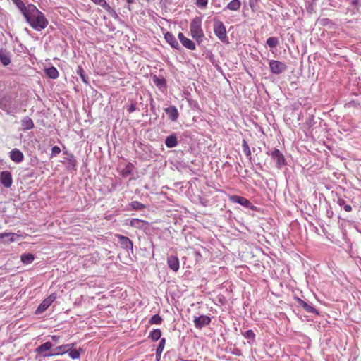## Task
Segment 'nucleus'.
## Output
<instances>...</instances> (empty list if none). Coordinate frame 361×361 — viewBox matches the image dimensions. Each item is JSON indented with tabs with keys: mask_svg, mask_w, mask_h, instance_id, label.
Returning <instances> with one entry per match:
<instances>
[{
	"mask_svg": "<svg viewBox=\"0 0 361 361\" xmlns=\"http://www.w3.org/2000/svg\"><path fill=\"white\" fill-rule=\"evenodd\" d=\"M25 18L29 25L37 31L44 30L49 24V21L44 13L37 9L35 6L30 7L28 13L25 15Z\"/></svg>",
	"mask_w": 361,
	"mask_h": 361,
	"instance_id": "1",
	"label": "nucleus"
},
{
	"mask_svg": "<svg viewBox=\"0 0 361 361\" xmlns=\"http://www.w3.org/2000/svg\"><path fill=\"white\" fill-rule=\"evenodd\" d=\"M190 29L193 39L199 40L204 36L200 18H195L193 19L190 23Z\"/></svg>",
	"mask_w": 361,
	"mask_h": 361,
	"instance_id": "2",
	"label": "nucleus"
},
{
	"mask_svg": "<svg viewBox=\"0 0 361 361\" xmlns=\"http://www.w3.org/2000/svg\"><path fill=\"white\" fill-rule=\"evenodd\" d=\"M271 72L275 75H279L287 70L285 63L276 60H271L269 63Z\"/></svg>",
	"mask_w": 361,
	"mask_h": 361,
	"instance_id": "3",
	"label": "nucleus"
},
{
	"mask_svg": "<svg viewBox=\"0 0 361 361\" xmlns=\"http://www.w3.org/2000/svg\"><path fill=\"white\" fill-rule=\"evenodd\" d=\"M214 31L216 37L222 42H224L227 37L226 27L224 23L220 20H215L214 24Z\"/></svg>",
	"mask_w": 361,
	"mask_h": 361,
	"instance_id": "4",
	"label": "nucleus"
},
{
	"mask_svg": "<svg viewBox=\"0 0 361 361\" xmlns=\"http://www.w3.org/2000/svg\"><path fill=\"white\" fill-rule=\"evenodd\" d=\"M56 295L55 293H52L46 298L42 303L39 305L36 310L37 314H40L44 312L56 300Z\"/></svg>",
	"mask_w": 361,
	"mask_h": 361,
	"instance_id": "5",
	"label": "nucleus"
},
{
	"mask_svg": "<svg viewBox=\"0 0 361 361\" xmlns=\"http://www.w3.org/2000/svg\"><path fill=\"white\" fill-rule=\"evenodd\" d=\"M194 324L196 328L202 329L203 326L208 325L211 322V318L206 315H201L200 317H195Z\"/></svg>",
	"mask_w": 361,
	"mask_h": 361,
	"instance_id": "6",
	"label": "nucleus"
},
{
	"mask_svg": "<svg viewBox=\"0 0 361 361\" xmlns=\"http://www.w3.org/2000/svg\"><path fill=\"white\" fill-rule=\"evenodd\" d=\"M271 159L276 161L278 167L285 165V158L283 154L277 149H275L271 154Z\"/></svg>",
	"mask_w": 361,
	"mask_h": 361,
	"instance_id": "7",
	"label": "nucleus"
},
{
	"mask_svg": "<svg viewBox=\"0 0 361 361\" xmlns=\"http://www.w3.org/2000/svg\"><path fill=\"white\" fill-rule=\"evenodd\" d=\"M1 184L6 188H10L13 183L12 176L9 171H2L0 175Z\"/></svg>",
	"mask_w": 361,
	"mask_h": 361,
	"instance_id": "8",
	"label": "nucleus"
},
{
	"mask_svg": "<svg viewBox=\"0 0 361 361\" xmlns=\"http://www.w3.org/2000/svg\"><path fill=\"white\" fill-rule=\"evenodd\" d=\"M178 37L181 42V44L187 49L190 50H195V43L191 41L190 39L185 37L184 35L182 32H179Z\"/></svg>",
	"mask_w": 361,
	"mask_h": 361,
	"instance_id": "9",
	"label": "nucleus"
},
{
	"mask_svg": "<svg viewBox=\"0 0 361 361\" xmlns=\"http://www.w3.org/2000/svg\"><path fill=\"white\" fill-rule=\"evenodd\" d=\"M11 159L16 163H20L24 159V155L18 149H13L10 152Z\"/></svg>",
	"mask_w": 361,
	"mask_h": 361,
	"instance_id": "10",
	"label": "nucleus"
},
{
	"mask_svg": "<svg viewBox=\"0 0 361 361\" xmlns=\"http://www.w3.org/2000/svg\"><path fill=\"white\" fill-rule=\"evenodd\" d=\"M13 1L16 5V6L20 9L24 17H25V15L28 13V10L30 9V7H33L35 6L32 4H30L26 6L21 0H13Z\"/></svg>",
	"mask_w": 361,
	"mask_h": 361,
	"instance_id": "11",
	"label": "nucleus"
},
{
	"mask_svg": "<svg viewBox=\"0 0 361 361\" xmlns=\"http://www.w3.org/2000/svg\"><path fill=\"white\" fill-rule=\"evenodd\" d=\"M164 38L166 39V41L174 49H180V47L178 42V41L176 40V37H174V35L169 32H167L165 35H164Z\"/></svg>",
	"mask_w": 361,
	"mask_h": 361,
	"instance_id": "12",
	"label": "nucleus"
},
{
	"mask_svg": "<svg viewBox=\"0 0 361 361\" xmlns=\"http://www.w3.org/2000/svg\"><path fill=\"white\" fill-rule=\"evenodd\" d=\"M75 346V343H70L66 345H62L57 347L55 350L56 352L54 353L55 355H63L66 353H68L69 350L73 348ZM49 356L53 355V354H49Z\"/></svg>",
	"mask_w": 361,
	"mask_h": 361,
	"instance_id": "13",
	"label": "nucleus"
},
{
	"mask_svg": "<svg viewBox=\"0 0 361 361\" xmlns=\"http://www.w3.org/2000/svg\"><path fill=\"white\" fill-rule=\"evenodd\" d=\"M230 200L233 202L238 203L247 208H249L251 204L250 202L247 199L238 195H233L230 197Z\"/></svg>",
	"mask_w": 361,
	"mask_h": 361,
	"instance_id": "14",
	"label": "nucleus"
},
{
	"mask_svg": "<svg viewBox=\"0 0 361 361\" xmlns=\"http://www.w3.org/2000/svg\"><path fill=\"white\" fill-rule=\"evenodd\" d=\"M0 61L6 66L11 63V54L6 49H0Z\"/></svg>",
	"mask_w": 361,
	"mask_h": 361,
	"instance_id": "15",
	"label": "nucleus"
},
{
	"mask_svg": "<svg viewBox=\"0 0 361 361\" xmlns=\"http://www.w3.org/2000/svg\"><path fill=\"white\" fill-rule=\"evenodd\" d=\"M18 235L13 233H0V243H6L13 242Z\"/></svg>",
	"mask_w": 361,
	"mask_h": 361,
	"instance_id": "16",
	"label": "nucleus"
},
{
	"mask_svg": "<svg viewBox=\"0 0 361 361\" xmlns=\"http://www.w3.org/2000/svg\"><path fill=\"white\" fill-rule=\"evenodd\" d=\"M165 112L172 121H176L178 118V111L174 106L166 108Z\"/></svg>",
	"mask_w": 361,
	"mask_h": 361,
	"instance_id": "17",
	"label": "nucleus"
},
{
	"mask_svg": "<svg viewBox=\"0 0 361 361\" xmlns=\"http://www.w3.org/2000/svg\"><path fill=\"white\" fill-rule=\"evenodd\" d=\"M296 300L298 305L300 307H302L306 312H310V313H317V310L311 306L310 305L307 304L305 301H303L302 299L299 298H295Z\"/></svg>",
	"mask_w": 361,
	"mask_h": 361,
	"instance_id": "18",
	"label": "nucleus"
},
{
	"mask_svg": "<svg viewBox=\"0 0 361 361\" xmlns=\"http://www.w3.org/2000/svg\"><path fill=\"white\" fill-rule=\"evenodd\" d=\"M167 263L169 267L173 271H178L179 269V260L178 257L174 256H170L168 257Z\"/></svg>",
	"mask_w": 361,
	"mask_h": 361,
	"instance_id": "19",
	"label": "nucleus"
},
{
	"mask_svg": "<svg viewBox=\"0 0 361 361\" xmlns=\"http://www.w3.org/2000/svg\"><path fill=\"white\" fill-rule=\"evenodd\" d=\"M21 126L23 128V130H27L32 129L34 128V123L32 120L28 117L25 116L21 120Z\"/></svg>",
	"mask_w": 361,
	"mask_h": 361,
	"instance_id": "20",
	"label": "nucleus"
},
{
	"mask_svg": "<svg viewBox=\"0 0 361 361\" xmlns=\"http://www.w3.org/2000/svg\"><path fill=\"white\" fill-rule=\"evenodd\" d=\"M119 242L122 247L127 250L133 249V243L128 237L120 235Z\"/></svg>",
	"mask_w": 361,
	"mask_h": 361,
	"instance_id": "21",
	"label": "nucleus"
},
{
	"mask_svg": "<svg viewBox=\"0 0 361 361\" xmlns=\"http://www.w3.org/2000/svg\"><path fill=\"white\" fill-rule=\"evenodd\" d=\"M165 144L169 148L176 147L178 145L177 137L174 135L168 136L165 140Z\"/></svg>",
	"mask_w": 361,
	"mask_h": 361,
	"instance_id": "22",
	"label": "nucleus"
},
{
	"mask_svg": "<svg viewBox=\"0 0 361 361\" xmlns=\"http://www.w3.org/2000/svg\"><path fill=\"white\" fill-rule=\"evenodd\" d=\"M46 74L48 75L49 78H50L51 79H56L59 77V71L54 66L47 68Z\"/></svg>",
	"mask_w": 361,
	"mask_h": 361,
	"instance_id": "23",
	"label": "nucleus"
},
{
	"mask_svg": "<svg viewBox=\"0 0 361 361\" xmlns=\"http://www.w3.org/2000/svg\"><path fill=\"white\" fill-rule=\"evenodd\" d=\"M241 3L240 0H232L226 6V8L231 11H238L240 7Z\"/></svg>",
	"mask_w": 361,
	"mask_h": 361,
	"instance_id": "24",
	"label": "nucleus"
},
{
	"mask_svg": "<svg viewBox=\"0 0 361 361\" xmlns=\"http://www.w3.org/2000/svg\"><path fill=\"white\" fill-rule=\"evenodd\" d=\"M52 347V344L50 343V342H46L44 343H43L42 345H41L40 346H39L37 349H36V351L38 353H42L45 351H47L49 350H50Z\"/></svg>",
	"mask_w": 361,
	"mask_h": 361,
	"instance_id": "25",
	"label": "nucleus"
},
{
	"mask_svg": "<svg viewBox=\"0 0 361 361\" xmlns=\"http://www.w3.org/2000/svg\"><path fill=\"white\" fill-rule=\"evenodd\" d=\"M266 43L270 48H275L279 45V41L277 37H271L267 39Z\"/></svg>",
	"mask_w": 361,
	"mask_h": 361,
	"instance_id": "26",
	"label": "nucleus"
},
{
	"mask_svg": "<svg viewBox=\"0 0 361 361\" xmlns=\"http://www.w3.org/2000/svg\"><path fill=\"white\" fill-rule=\"evenodd\" d=\"M154 83L159 88L166 87V80L163 78H158L156 75L153 77Z\"/></svg>",
	"mask_w": 361,
	"mask_h": 361,
	"instance_id": "27",
	"label": "nucleus"
},
{
	"mask_svg": "<svg viewBox=\"0 0 361 361\" xmlns=\"http://www.w3.org/2000/svg\"><path fill=\"white\" fill-rule=\"evenodd\" d=\"M161 336V331L159 329H154L149 334V338L154 341H157L160 339Z\"/></svg>",
	"mask_w": 361,
	"mask_h": 361,
	"instance_id": "28",
	"label": "nucleus"
},
{
	"mask_svg": "<svg viewBox=\"0 0 361 361\" xmlns=\"http://www.w3.org/2000/svg\"><path fill=\"white\" fill-rule=\"evenodd\" d=\"M34 260V256L32 254L28 253V254H23L21 255V261L24 264H30Z\"/></svg>",
	"mask_w": 361,
	"mask_h": 361,
	"instance_id": "29",
	"label": "nucleus"
},
{
	"mask_svg": "<svg viewBox=\"0 0 361 361\" xmlns=\"http://www.w3.org/2000/svg\"><path fill=\"white\" fill-rule=\"evenodd\" d=\"M243 151L249 159H251V151L250 147L245 140H243Z\"/></svg>",
	"mask_w": 361,
	"mask_h": 361,
	"instance_id": "30",
	"label": "nucleus"
},
{
	"mask_svg": "<svg viewBox=\"0 0 361 361\" xmlns=\"http://www.w3.org/2000/svg\"><path fill=\"white\" fill-rule=\"evenodd\" d=\"M162 322V318L159 314H154L149 319V323L150 324H160Z\"/></svg>",
	"mask_w": 361,
	"mask_h": 361,
	"instance_id": "31",
	"label": "nucleus"
},
{
	"mask_svg": "<svg viewBox=\"0 0 361 361\" xmlns=\"http://www.w3.org/2000/svg\"><path fill=\"white\" fill-rule=\"evenodd\" d=\"M68 355L73 360L78 359L80 357V352L75 349H71L68 351Z\"/></svg>",
	"mask_w": 361,
	"mask_h": 361,
	"instance_id": "32",
	"label": "nucleus"
},
{
	"mask_svg": "<svg viewBox=\"0 0 361 361\" xmlns=\"http://www.w3.org/2000/svg\"><path fill=\"white\" fill-rule=\"evenodd\" d=\"M131 206L133 209L136 210H140L145 207L144 204L137 201L132 202Z\"/></svg>",
	"mask_w": 361,
	"mask_h": 361,
	"instance_id": "33",
	"label": "nucleus"
},
{
	"mask_svg": "<svg viewBox=\"0 0 361 361\" xmlns=\"http://www.w3.org/2000/svg\"><path fill=\"white\" fill-rule=\"evenodd\" d=\"M76 72L78 75H80L82 82H84L85 83H87V80L85 79V76L84 74V70L82 69V68L80 66H78Z\"/></svg>",
	"mask_w": 361,
	"mask_h": 361,
	"instance_id": "34",
	"label": "nucleus"
},
{
	"mask_svg": "<svg viewBox=\"0 0 361 361\" xmlns=\"http://www.w3.org/2000/svg\"><path fill=\"white\" fill-rule=\"evenodd\" d=\"M165 343L166 339L164 338H161L156 350L162 353L165 346Z\"/></svg>",
	"mask_w": 361,
	"mask_h": 361,
	"instance_id": "35",
	"label": "nucleus"
},
{
	"mask_svg": "<svg viewBox=\"0 0 361 361\" xmlns=\"http://www.w3.org/2000/svg\"><path fill=\"white\" fill-rule=\"evenodd\" d=\"M208 0H196V4L201 8H205L207 5Z\"/></svg>",
	"mask_w": 361,
	"mask_h": 361,
	"instance_id": "36",
	"label": "nucleus"
},
{
	"mask_svg": "<svg viewBox=\"0 0 361 361\" xmlns=\"http://www.w3.org/2000/svg\"><path fill=\"white\" fill-rule=\"evenodd\" d=\"M244 336L246 338H251V339H255V334L254 331L251 329L247 330L245 332V334H244Z\"/></svg>",
	"mask_w": 361,
	"mask_h": 361,
	"instance_id": "37",
	"label": "nucleus"
},
{
	"mask_svg": "<svg viewBox=\"0 0 361 361\" xmlns=\"http://www.w3.org/2000/svg\"><path fill=\"white\" fill-rule=\"evenodd\" d=\"M61 152V149L58 146H54L51 149V154L55 156Z\"/></svg>",
	"mask_w": 361,
	"mask_h": 361,
	"instance_id": "38",
	"label": "nucleus"
},
{
	"mask_svg": "<svg viewBox=\"0 0 361 361\" xmlns=\"http://www.w3.org/2000/svg\"><path fill=\"white\" fill-rule=\"evenodd\" d=\"M92 1L95 4L100 5L102 6H103L104 5H105L106 4L105 0H92Z\"/></svg>",
	"mask_w": 361,
	"mask_h": 361,
	"instance_id": "39",
	"label": "nucleus"
},
{
	"mask_svg": "<svg viewBox=\"0 0 361 361\" xmlns=\"http://www.w3.org/2000/svg\"><path fill=\"white\" fill-rule=\"evenodd\" d=\"M69 161L71 162V164L75 166L76 160L73 154L69 155Z\"/></svg>",
	"mask_w": 361,
	"mask_h": 361,
	"instance_id": "40",
	"label": "nucleus"
},
{
	"mask_svg": "<svg viewBox=\"0 0 361 361\" xmlns=\"http://www.w3.org/2000/svg\"><path fill=\"white\" fill-rule=\"evenodd\" d=\"M135 109H136L135 105V104H131V105L129 106V108H128V111L130 113H132V112L135 111Z\"/></svg>",
	"mask_w": 361,
	"mask_h": 361,
	"instance_id": "41",
	"label": "nucleus"
},
{
	"mask_svg": "<svg viewBox=\"0 0 361 361\" xmlns=\"http://www.w3.org/2000/svg\"><path fill=\"white\" fill-rule=\"evenodd\" d=\"M343 209H344V210H345V212H350V211L352 210V207H351V206H350V205H349V204H345V205L343 206Z\"/></svg>",
	"mask_w": 361,
	"mask_h": 361,
	"instance_id": "42",
	"label": "nucleus"
},
{
	"mask_svg": "<svg viewBox=\"0 0 361 361\" xmlns=\"http://www.w3.org/2000/svg\"><path fill=\"white\" fill-rule=\"evenodd\" d=\"M161 352H159V351H157L156 350V359L157 361H159L160 359H161Z\"/></svg>",
	"mask_w": 361,
	"mask_h": 361,
	"instance_id": "43",
	"label": "nucleus"
},
{
	"mask_svg": "<svg viewBox=\"0 0 361 361\" xmlns=\"http://www.w3.org/2000/svg\"><path fill=\"white\" fill-rule=\"evenodd\" d=\"M257 1V0H250L249 1V4H250V6L251 7V8L252 10H254L253 7H254V4L256 3Z\"/></svg>",
	"mask_w": 361,
	"mask_h": 361,
	"instance_id": "44",
	"label": "nucleus"
},
{
	"mask_svg": "<svg viewBox=\"0 0 361 361\" xmlns=\"http://www.w3.org/2000/svg\"><path fill=\"white\" fill-rule=\"evenodd\" d=\"M337 203L340 205V206H342V205H345V200H343V199H338V201H337Z\"/></svg>",
	"mask_w": 361,
	"mask_h": 361,
	"instance_id": "45",
	"label": "nucleus"
},
{
	"mask_svg": "<svg viewBox=\"0 0 361 361\" xmlns=\"http://www.w3.org/2000/svg\"><path fill=\"white\" fill-rule=\"evenodd\" d=\"M125 173H130V166L128 165L125 169Z\"/></svg>",
	"mask_w": 361,
	"mask_h": 361,
	"instance_id": "46",
	"label": "nucleus"
},
{
	"mask_svg": "<svg viewBox=\"0 0 361 361\" xmlns=\"http://www.w3.org/2000/svg\"><path fill=\"white\" fill-rule=\"evenodd\" d=\"M51 338H52L54 341H56H56H58V340H59V336H55V335H54V336H51Z\"/></svg>",
	"mask_w": 361,
	"mask_h": 361,
	"instance_id": "47",
	"label": "nucleus"
},
{
	"mask_svg": "<svg viewBox=\"0 0 361 361\" xmlns=\"http://www.w3.org/2000/svg\"><path fill=\"white\" fill-rule=\"evenodd\" d=\"M135 1V0H127V3L128 4H133Z\"/></svg>",
	"mask_w": 361,
	"mask_h": 361,
	"instance_id": "48",
	"label": "nucleus"
},
{
	"mask_svg": "<svg viewBox=\"0 0 361 361\" xmlns=\"http://www.w3.org/2000/svg\"><path fill=\"white\" fill-rule=\"evenodd\" d=\"M137 221V220H136V219H133V220L131 221V224L133 225V222H134V221Z\"/></svg>",
	"mask_w": 361,
	"mask_h": 361,
	"instance_id": "49",
	"label": "nucleus"
}]
</instances>
